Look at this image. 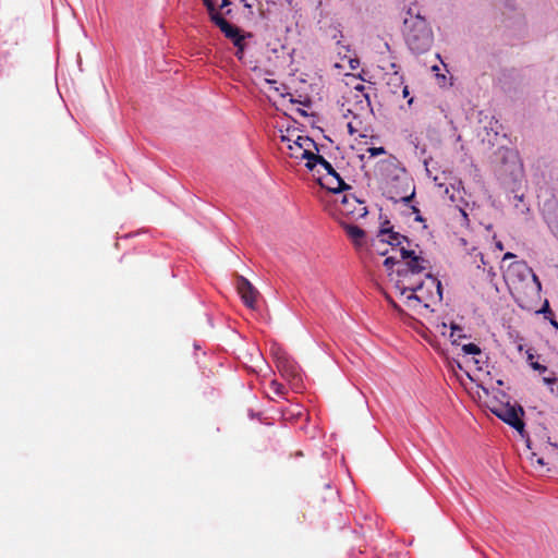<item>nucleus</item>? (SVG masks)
Instances as JSON below:
<instances>
[{
    "mask_svg": "<svg viewBox=\"0 0 558 558\" xmlns=\"http://www.w3.org/2000/svg\"><path fill=\"white\" fill-rule=\"evenodd\" d=\"M412 102H413V98H410V99L408 100V104H409V105H412Z\"/></svg>",
    "mask_w": 558,
    "mask_h": 558,
    "instance_id": "a18cd8bd",
    "label": "nucleus"
},
{
    "mask_svg": "<svg viewBox=\"0 0 558 558\" xmlns=\"http://www.w3.org/2000/svg\"><path fill=\"white\" fill-rule=\"evenodd\" d=\"M551 325L558 329V323L555 319L551 320Z\"/></svg>",
    "mask_w": 558,
    "mask_h": 558,
    "instance_id": "79ce46f5",
    "label": "nucleus"
},
{
    "mask_svg": "<svg viewBox=\"0 0 558 558\" xmlns=\"http://www.w3.org/2000/svg\"><path fill=\"white\" fill-rule=\"evenodd\" d=\"M367 151L371 154V156H378L386 153L384 147H371Z\"/></svg>",
    "mask_w": 558,
    "mask_h": 558,
    "instance_id": "a878e982",
    "label": "nucleus"
},
{
    "mask_svg": "<svg viewBox=\"0 0 558 558\" xmlns=\"http://www.w3.org/2000/svg\"><path fill=\"white\" fill-rule=\"evenodd\" d=\"M532 274V268L523 260L514 262L504 271V279L510 289L519 290V286L523 283Z\"/></svg>",
    "mask_w": 558,
    "mask_h": 558,
    "instance_id": "0eeeda50",
    "label": "nucleus"
},
{
    "mask_svg": "<svg viewBox=\"0 0 558 558\" xmlns=\"http://www.w3.org/2000/svg\"><path fill=\"white\" fill-rule=\"evenodd\" d=\"M556 381H558V378L555 377V374L551 373V376H548V377H543V383L545 385H553L555 384Z\"/></svg>",
    "mask_w": 558,
    "mask_h": 558,
    "instance_id": "cd10ccee",
    "label": "nucleus"
},
{
    "mask_svg": "<svg viewBox=\"0 0 558 558\" xmlns=\"http://www.w3.org/2000/svg\"><path fill=\"white\" fill-rule=\"evenodd\" d=\"M496 247L499 250V251H502L504 250V245L501 242H497L496 243Z\"/></svg>",
    "mask_w": 558,
    "mask_h": 558,
    "instance_id": "ea45409f",
    "label": "nucleus"
},
{
    "mask_svg": "<svg viewBox=\"0 0 558 558\" xmlns=\"http://www.w3.org/2000/svg\"><path fill=\"white\" fill-rule=\"evenodd\" d=\"M270 388L278 396H282L286 392V387L277 380L270 383Z\"/></svg>",
    "mask_w": 558,
    "mask_h": 558,
    "instance_id": "5701e85b",
    "label": "nucleus"
},
{
    "mask_svg": "<svg viewBox=\"0 0 558 558\" xmlns=\"http://www.w3.org/2000/svg\"><path fill=\"white\" fill-rule=\"evenodd\" d=\"M409 94H410V93H409V86H408V85H403V86H402V95H403V97H404V98H405V97H408V96H409Z\"/></svg>",
    "mask_w": 558,
    "mask_h": 558,
    "instance_id": "473e14b6",
    "label": "nucleus"
},
{
    "mask_svg": "<svg viewBox=\"0 0 558 558\" xmlns=\"http://www.w3.org/2000/svg\"><path fill=\"white\" fill-rule=\"evenodd\" d=\"M415 220H417V221H422L423 219H422V217H421V216H417V217L415 218Z\"/></svg>",
    "mask_w": 558,
    "mask_h": 558,
    "instance_id": "c03bdc74",
    "label": "nucleus"
},
{
    "mask_svg": "<svg viewBox=\"0 0 558 558\" xmlns=\"http://www.w3.org/2000/svg\"><path fill=\"white\" fill-rule=\"evenodd\" d=\"M276 367L283 378L298 386L302 381L301 369L298 363L281 348L272 347Z\"/></svg>",
    "mask_w": 558,
    "mask_h": 558,
    "instance_id": "7ed1b4c3",
    "label": "nucleus"
},
{
    "mask_svg": "<svg viewBox=\"0 0 558 558\" xmlns=\"http://www.w3.org/2000/svg\"><path fill=\"white\" fill-rule=\"evenodd\" d=\"M533 359H534L533 353L527 352V361H529V363L530 362H534Z\"/></svg>",
    "mask_w": 558,
    "mask_h": 558,
    "instance_id": "58836bf2",
    "label": "nucleus"
},
{
    "mask_svg": "<svg viewBox=\"0 0 558 558\" xmlns=\"http://www.w3.org/2000/svg\"><path fill=\"white\" fill-rule=\"evenodd\" d=\"M241 3H243V5L247 9H251L253 7V4L250 3L247 0H241Z\"/></svg>",
    "mask_w": 558,
    "mask_h": 558,
    "instance_id": "c9c22d12",
    "label": "nucleus"
},
{
    "mask_svg": "<svg viewBox=\"0 0 558 558\" xmlns=\"http://www.w3.org/2000/svg\"><path fill=\"white\" fill-rule=\"evenodd\" d=\"M397 247H398V252H399L400 258L403 259V260H408L414 254H416L415 251L410 248V245H408V244H407V246H404L402 244V245L397 246Z\"/></svg>",
    "mask_w": 558,
    "mask_h": 558,
    "instance_id": "aec40b11",
    "label": "nucleus"
},
{
    "mask_svg": "<svg viewBox=\"0 0 558 558\" xmlns=\"http://www.w3.org/2000/svg\"><path fill=\"white\" fill-rule=\"evenodd\" d=\"M492 412L521 435L523 434L524 422L521 420V416L524 414V411L521 405H510L507 403L493 408Z\"/></svg>",
    "mask_w": 558,
    "mask_h": 558,
    "instance_id": "20e7f679",
    "label": "nucleus"
},
{
    "mask_svg": "<svg viewBox=\"0 0 558 558\" xmlns=\"http://www.w3.org/2000/svg\"><path fill=\"white\" fill-rule=\"evenodd\" d=\"M380 234H388V239L386 240L392 246H400L403 243L410 245V241L405 235H402L398 232L390 230L389 228L383 227L380 229Z\"/></svg>",
    "mask_w": 558,
    "mask_h": 558,
    "instance_id": "2eb2a0df",
    "label": "nucleus"
},
{
    "mask_svg": "<svg viewBox=\"0 0 558 558\" xmlns=\"http://www.w3.org/2000/svg\"><path fill=\"white\" fill-rule=\"evenodd\" d=\"M462 331L463 329L460 326L456 324L451 325L450 338L453 344H459L458 340L466 337Z\"/></svg>",
    "mask_w": 558,
    "mask_h": 558,
    "instance_id": "a211bd4d",
    "label": "nucleus"
},
{
    "mask_svg": "<svg viewBox=\"0 0 558 558\" xmlns=\"http://www.w3.org/2000/svg\"><path fill=\"white\" fill-rule=\"evenodd\" d=\"M544 217L554 234L558 238V205L547 207L544 210Z\"/></svg>",
    "mask_w": 558,
    "mask_h": 558,
    "instance_id": "4468645a",
    "label": "nucleus"
},
{
    "mask_svg": "<svg viewBox=\"0 0 558 558\" xmlns=\"http://www.w3.org/2000/svg\"><path fill=\"white\" fill-rule=\"evenodd\" d=\"M311 159V162H306V168L313 171L317 165L322 166L325 169L327 175L331 177V181H336L337 183L336 187H331L333 191H347L351 189V186L347 184L339 175V173L333 169L331 163L327 161L323 156L316 154Z\"/></svg>",
    "mask_w": 558,
    "mask_h": 558,
    "instance_id": "6e6552de",
    "label": "nucleus"
},
{
    "mask_svg": "<svg viewBox=\"0 0 558 558\" xmlns=\"http://www.w3.org/2000/svg\"><path fill=\"white\" fill-rule=\"evenodd\" d=\"M426 259L417 254H414L411 258L404 262L403 268H400L399 270L416 276L426 270Z\"/></svg>",
    "mask_w": 558,
    "mask_h": 558,
    "instance_id": "f8f14e48",
    "label": "nucleus"
},
{
    "mask_svg": "<svg viewBox=\"0 0 558 558\" xmlns=\"http://www.w3.org/2000/svg\"><path fill=\"white\" fill-rule=\"evenodd\" d=\"M413 196H414V193H412V195H411V196L405 197V198H404V201H405V202H409Z\"/></svg>",
    "mask_w": 558,
    "mask_h": 558,
    "instance_id": "37998d69",
    "label": "nucleus"
},
{
    "mask_svg": "<svg viewBox=\"0 0 558 558\" xmlns=\"http://www.w3.org/2000/svg\"><path fill=\"white\" fill-rule=\"evenodd\" d=\"M265 81H266V83H268V84H270V85H275V84L277 83L276 81H274V80H268V78H266Z\"/></svg>",
    "mask_w": 558,
    "mask_h": 558,
    "instance_id": "a19ab883",
    "label": "nucleus"
},
{
    "mask_svg": "<svg viewBox=\"0 0 558 558\" xmlns=\"http://www.w3.org/2000/svg\"><path fill=\"white\" fill-rule=\"evenodd\" d=\"M398 263V258L395 256H389L384 260V266L387 269H391Z\"/></svg>",
    "mask_w": 558,
    "mask_h": 558,
    "instance_id": "393cba45",
    "label": "nucleus"
},
{
    "mask_svg": "<svg viewBox=\"0 0 558 558\" xmlns=\"http://www.w3.org/2000/svg\"><path fill=\"white\" fill-rule=\"evenodd\" d=\"M386 299L393 310L401 312V307L390 296L387 295Z\"/></svg>",
    "mask_w": 558,
    "mask_h": 558,
    "instance_id": "c756f323",
    "label": "nucleus"
},
{
    "mask_svg": "<svg viewBox=\"0 0 558 558\" xmlns=\"http://www.w3.org/2000/svg\"><path fill=\"white\" fill-rule=\"evenodd\" d=\"M318 183L320 186L327 189L329 192L332 193H340L341 191H333L331 187H336L337 183L336 181H331V177L326 175L325 178H319Z\"/></svg>",
    "mask_w": 558,
    "mask_h": 558,
    "instance_id": "6ab92c4d",
    "label": "nucleus"
},
{
    "mask_svg": "<svg viewBox=\"0 0 558 558\" xmlns=\"http://www.w3.org/2000/svg\"><path fill=\"white\" fill-rule=\"evenodd\" d=\"M348 236L354 242L355 245H361L365 236V232L357 226L342 222Z\"/></svg>",
    "mask_w": 558,
    "mask_h": 558,
    "instance_id": "dca6fc26",
    "label": "nucleus"
},
{
    "mask_svg": "<svg viewBox=\"0 0 558 558\" xmlns=\"http://www.w3.org/2000/svg\"><path fill=\"white\" fill-rule=\"evenodd\" d=\"M211 22L218 26L225 36L231 41H234L235 38L243 36L240 28L229 23L221 14L213 15Z\"/></svg>",
    "mask_w": 558,
    "mask_h": 558,
    "instance_id": "9b49d317",
    "label": "nucleus"
},
{
    "mask_svg": "<svg viewBox=\"0 0 558 558\" xmlns=\"http://www.w3.org/2000/svg\"><path fill=\"white\" fill-rule=\"evenodd\" d=\"M393 72L388 76L387 86L392 94H397L398 89L403 86V76L398 72L397 64H390Z\"/></svg>",
    "mask_w": 558,
    "mask_h": 558,
    "instance_id": "ddd939ff",
    "label": "nucleus"
},
{
    "mask_svg": "<svg viewBox=\"0 0 558 558\" xmlns=\"http://www.w3.org/2000/svg\"><path fill=\"white\" fill-rule=\"evenodd\" d=\"M313 149L318 151L316 143L308 136L298 135L292 144L288 145V154L291 158L306 159V162H311V158L317 154Z\"/></svg>",
    "mask_w": 558,
    "mask_h": 558,
    "instance_id": "39448f33",
    "label": "nucleus"
},
{
    "mask_svg": "<svg viewBox=\"0 0 558 558\" xmlns=\"http://www.w3.org/2000/svg\"><path fill=\"white\" fill-rule=\"evenodd\" d=\"M292 141H293V140H291L289 136H287V135H281V142H282V143H286V144H287V146H288L289 144H292Z\"/></svg>",
    "mask_w": 558,
    "mask_h": 558,
    "instance_id": "7c9ffc66",
    "label": "nucleus"
},
{
    "mask_svg": "<svg viewBox=\"0 0 558 558\" xmlns=\"http://www.w3.org/2000/svg\"><path fill=\"white\" fill-rule=\"evenodd\" d=\"M462 351L465 354H472V355H476V354L481 353L480 347L476 345L475 343H468V344L462 345Z\"/></svg>",
    "mask_w": 558,
    "mask_h": 558,
    "instance_id": "412c9836",
    "label": "nucleus"
},
{
    "mask_svg": "<svg viewBox=\"0 0 558 558\" xmlns=\"http://www.w3.org/2000/svg\"><path fill=\"white\" fill-rule=\"evenodd\" d=\"M348 130L350 134H354L356 130L353 128L352 123H348Z\"/></svg>",
    "mask_w": 558,
    "mask_h": 558,
    "instance_id": "e433bc0d",
    "label": "nucleus"
},
{
    "mask_svg": "<svg viewBox=\"0 0 558 558\" xmlns=\"http://www.w3.org/2000/svg\"><path fill=\"white\" fill-rule=\"evenodd\" d=\"M409 17L404 19V38L408 47L414 53L426 52L433 44V32L426 20L418 13L413 14L411 9L408 11Z\"/></svg>",
    "mask_w": 558,
    "mask_h": 558,
    "instance_id": "f257e3e1",
    "label": "nucleus"
},
{
    "mask_svg": "<svg viewBox=\"0 0 558 558\" xmlns=\"http://www.w3.org/2000/svg\"><path fill=\"white\" fill-rule=\"evenodd\" d=\"M530 366L539 374H544L548 371L545 365L539 364L538 362H530Z\"/></svg>",
    "mask_w": 558,
    "mask_h": 558,
    "instance_id": "b1692460",
    "label": "nucleus"
},
{
    "mask_svg": "<svg viewBox=\"0 0 558 558\" xmlns=\"http://www.w3.org/2000/svg\"><path fill=\"white\" fill-rule=\"evenodd\" d=\"M514 257H515V255H514L513 253L508 252V253H506V254L504 255V260H505V259H509V258H514Z\"/></svg>",
    "mask_w": 558,
    "mask_h": 558,
    "instance_id": "f704fd0d",
    "label": "nucleus"
},
{
    "mask_svg": "<svg viewBox=\"0 0 558 558\" xmlns=\"http://www.w3.org/2000/svg\"><path fill=\"white\" fill-rule=\"evenodd\" d=\"M355 89L359 90V92H363L365 89V86L362 85V84H359L355 86Z\"/></svg>",
    "mask_w": 558,
    "mask_h": 558,
    "instance_id": "4c0bfd02",
    "label": "nucleus"
},
{
    "mask_svg": "<svg viewBox=\"0 0 558 558\" xmlns=\"http://www.w3.org/2000/svg\"><path fill=\"white\" fill-rule=\"evenodd\" d=\"M481 260L483 264H485L483 255H481Z\"/></svg>",
    "mask_w": 558,
    "mask_h": 558,
    "instance_id": "49530a36",
    "label": "nucleus"
},
{
    "mask_svg": "<svg viewBox=\"0 0 558 558\" xmlns=\"http://www.w3.org/2000/svg\"><path fill=\"white\" fill-rule=\"evenodd\" d=\"M244 39H245V36L243 35L240 38H235L234 41H232L233 45L236 47L235 57L240 61L243 60V58H244V49H245Z\"/></svg>",
    "mask_w": 558,
    "mask_h": 558,
    "instance_id": "f3484780",
    "label": "nucleus"
},
{
    "mask_svg": "<svg viewBox=\"0 0 558 558\" xmlns=\"http://www.w3.org/2000/svg\"><path fill=\"white\" fill-rule=\"evenodd\" d=\"M397 275L399 278L396 281V289L401 295H404L407 292H423L428 287L427 280H416L414 275L401 270H398Z\"/></svg>",
    "mask_w": 558,
    "mask_h": 558,
    "instance_id": "1a4fd4ad",
    "label": "nucleus"
},
{
    "mask_svg": "<svg viewBox=\"0 0 558 558\" xmlns=\"http://www.w3.org/2000/svg\"><path fill=\"white\" fill-rule=\"evenodd\" d=\"M208 13H209V17H210V21L213 20V15L215 14H220L216 7H215V3L213 0H203Z\"/></svg>",
    "mask_w": 558,
    "mask_h": 558,
    "instance_id": "4be33fe9",
    "label": "nucleus"
},
{
    "mask_svg": "<svg viewBox=\"0 0 558 558\" xmlns=\"http://www.w3.org/2000/svg\"><path fill=\"white\" fill-rule=\"evenodd\" d=\"M531 462H532V464L536 463L539 466H544L545 465L544 459L537 457L536 453H534V452L531 456Z\"/></svg>",
    "mask_w": 558,
    "mask_h": 558,
    "instance_id": "bb28decb",
    "label": "nucleus"
},
{
    "mask_svg": "<svg viewBox=\"0 0 558 558\" xmlns=\"http://www.w3.org/2000/svg\"><path fill=\"white\" fill-rule=\"evenodd\" d=\"M530 276L533 279V282L535 283L537 291H539L542 286H541V281L538 279V277L533 271H532V274H530Z\"/></svg>",
    "mask_w": 558,
    "mask_h": 558,
    "instance_id": "c85d7f7f",
    "label": "nucleus"
},
{
    "mask_svg": "<svg viewBox=\"0 0 558 558\" xmlns=\"http://www.w3.org/2000/svg\"><path fill=\"white\" fill-rule=\"evenodd\" d=\"M543 313H548V314H553L550 308H549V304L548 302L546 301L545 304H544V307L542 310Z\"/></svg>",
    "mask_w": 558,
    "mask_h": 558,
    "instance_id": "2f4dec72",
    "label": "nucleus"
},
{
    "mask_svg": "<svg viewBox=\"0 0 558 558\" xmlns=\"http://www.w3.org/2000/svg\"><path fill=\"white\" fill-rule=\"evenodd\" d=\"M425 279L427 280L428 283V287L425 288L428 294L425 295L424 291L410 292V294L407 295L405 300L407 306L411 308H416L417 305L423 304L425 308H428V301L440 302L442 300L441 282L430 274H426Z\"/></svg>",
    "mask_w": 558,
    "mask_h": 558,
    "instance_id": "f03ea898",
    "label": "nucleus"
},
{
    "mask_svg": "<svg viewBox=\"0 0 558 558\" xmlns=\"http://www.w3.org/2000/svg\"><path fill=\"white\" fill-rule=\"evenodd\" d=\"M230 4H231L230 0H222L221 4H220V8L223 9V8H226V7L230 5Z\"/></svg>",
    "mask_w": 558,
    "mask_h": 558,
    "instance_id": "72a5a7b5",
    "label": "nucleus"
},
{
    "mask_svg": "<svg viewBox=\"0 0 558 558\" xmlns=\"http://www.w3.org/2000/svg\"><path fill=\"white\" fill-rule=\"evenodd\" d=\"M236 290L244 304L248 308L255 310L259 292L245 277L241 275L236 276Z\"/></svg>",
    "mask_w": 558,
    "mask_h": 558,
    "instance_id": "9d476101",
    "label": "nucleus"
},
{
    "mask_svg": "<svg viewBox=\"0 0 558 558\" xmlns=\"http://www.w3.org/2000/svg\"><path fill=\"white\" fill-rule=\"evenodd\" d=\"M337 210L341 216L354 220L364 218L368 213L364 202L352 194L341 197L340 203L337 205Z\"/></svg>",
    "mask_w": 558,
    "mask_h": 558,
    "instance_id": "423d86ee",
    "label": "nucleus"
}]
</instances>
